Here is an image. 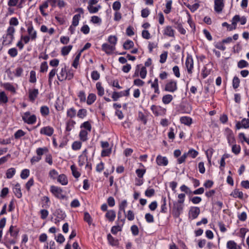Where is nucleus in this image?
I'll use <instances>...</instances> for the list:
<instances>
[{
  "instance_id": "obj_30",
  "label": "nucleus",
  "mask_w": 249,
  "mask_h": 249,
  "mask_svg": "<svg viewBox=\"0 0 249 249\" xmlns=\"http://www.w3.org/2000/svg\"><path fill=\"white\" fill-rule=\"evenodd\" d=\"M71 169L73 176L74 178H78L80 176L81 174L79 171H78L76 167L74 165H72L71 166Z\"/></svg>"
},
{
  "instance_id": "obj_41",
  "label": "nucleus",
  "mask_w": 249,
  "mask_h": 249,
  "mask_svg": "<svg viewBox=\"0 0 249 249\" xmlns=\"http://www.w3.org/2000/svg\"><path fill=\"white\" fill-rule=\"evenodd\" d=\"M16 173V170L14 168L8 169L6 173V178H11L14 176Z\"/></svg>"
},
{
  "instance_id": "obj_38",
  "label": "nucleus",
  "mask_w": 249,
  "mask_h": 249,
  "mask_svg": "<svg viewBox=\"0 0 249 249\" xmlns=\"http://www.w3.org/2000/svg\"><path fill=\"white\" fill-rule=\"evenodd\" d=\"M58 176V172L55 169H52L49 171V176L52 179H57Z\"/></svg>"
},
{
  "instance_id": "obj_42",
  "label": "nucleus",
  "mask_w": 249,
  "mask_h": 249,
  "mask_svg": "<svg viewBox=\"0 0 249 249\" xmlns=\"http://www.w3.org/2000/svg\"><path fill=\"white\" fill-rule=\"evenodd\" d=\"M3 87L6 90H8L12 92H15L16 89L15 87L9 83H5L3 84Z\"/></svg>"
},
{
  "instance_id": "obj_39",
  "label": "nucleus",
  "mask_w": 249,
  "mask_h": 249,
  "mask_svg": "<svg viewBox=\"0 0 249 249\" xmlns=\"http://www.w3.org/2000/svg\"><path fill=\"white\" fill-rule=\"evenodd\" d=\"M79 137L83 142L87 141L88 139V132L85 130H81L79 133Z\"/></svg>"
},
{
  "instance_id": "obj_1",
  "label": "nucleus",
  "mask_w": 249,
  "mask_h": 249,
  "mask_svg": "<svg viewBox=\"0 0 249 249\" xmlns=\"http://www.w3.org/2000/svg\"><path fill=\"white\" fill-rule=\"evenodd\" d=\"M15 29L13 26H9L6 30V34L2 36V45L6 46L12 44L14 39Z\"/></svg>"
},
{
  "instance_id": "obj_12",
  "label": "nucleus",
  "mask_w": 249,
  "mask_h": 249,
  "mask_svg": "<svg viewBox=\"0 0 249 249\" xmlns=\"http://www.w3.org/2000/svg\"><path fill=\"white\" fill-rule=\"evenodd\" d=\"M157 164L159 166H167L168 164V160L166 157L158 155L156 158Z\"/></svg>"
},
{
  "instance_id": "obj_62",
  "label": "nucleus",
  "mask_w": 249,
  "mask_h": 249,
  "mask_svg": "<svg viewBox=\"0 0 249 249\" xmlns=\"http://www.w3.org/2000/svg\"><path fill=\"white\" fill-rule=\"evenodd\" d=\"M168 55L167 52H164L163 53L160 55V63H164L166 62Z\"/></svg>"
},
{
  "instance_id": "obj_22",
  "label": "nucleus",
  "mask_w": 249,
  "mask_h": 249,
  "mask_svg": "<svg viewBox=\"0 0 249 249\" xmlns=\"http://www.w3.org/2000/svg\"><path fill=\"white\" fill-rule=\"evenodd\" d=\"M151 88L154 89V92L157 94H160V90L158 83V79L156 78L154 81L151 84Z\"/></svg>"
},
{
  "instance_id": "obj_53",
  "label": "nucleus",
  "mask_w": 249,
  "mask_h": 249,
  "mask_svg": "<svg viewBox=\"0 0 249 249\" xmlns=\"http://www.w3.org/2000/svg\"><path fill=\"white\" fill-rule=\"evenodd\" d=\"M240 79L237 76H234L232 80V87L233 89H236L238 88L240 84Z\"/></svg>"
},
{
  "instance_id": "obj_54",
  "label": "nucleus",
  "mask_w": 249,
  "mask_h": 249,
  "mask_svg": "<svg viewBox=\"0 0 249 249\" xmlns=\"http://www.w3.org/2000/svg\"><path fill=\"white\" fill-rule=\"evenodd\" d=\"M146 172V169L145 168H142V169H137L136 170V174H137V176L139 178H142L143 177V175Z\"/></svg>"
},
{
  "instance_id": "obj_28",
  "label": "nucleus",
  "mask_w": 249,
  "mask_h": 249,
  "mask_svg": "<svg viewBox=\"0 0 249 249\" xmlns=\"http://www.w3.org/2000/svg\"><path fill=\"white\" fill-rule=\"evenodd\" d=\"M107 238L109 243L111 246H115L118 245V240L115 239L110 234H107Z\"/></svg>"
},
{
  "instance_id": "obj_31",
  "label": "nucleus",
  "mask_w": 249,
  "mask_h": 249,
  "mask_svg": "<svg viewBox=\"0 0 249 249\" xmlns=\"http://www.w3.org/2000/svg\"><path fill=\"white\" fill-rule=\"evenodd\" d=\"M124 96V93L122 91L120 92H117V91H113L112 94V98L113 99V101H117L119 98Z\"/></svg>"
},
{
  "instance_id": "obj_40",
  "label": "nucleus",
  "mask_w": 249,
  "mask_h": 249,
  "mask_svg": "<svg viewBox=\"0 0 249 249\" xmlns=\"http://www.w3.org/2000/svg\"><path fill=\"white\" fill-rule=\"evenodd\" d=\"M101 8V6L99 5L96 7L90 5H88V9L91 14L97 13Z\"/></svg>"
},
{
  "instance_id": "obj_29",
  "label": "nucleus",
  "mask_w": 249,
  "mask_h": 249,
  "mask_svg": "<svg viewBox=\"0 0 249 249\" xmlns=\"http://www.w3.org/2000/svg\"><path fill=\"white\" fill-rule=\"evenodd\" d=\"M76 110L74 107H71L67 110V116L68 117L72 118L75 117Z\"/></svg>"
},
{
  "instance_id": "obj_24",
  "label": "nucleus",
  "mask_w": 249,
  "mask_h": 249,
  "mask_svg": "<svg viewBox=\"0 0 249 249\" xmlns=\"http://www.w3.org/2000/svg\"><path fill=\"white\" fill-rule=\"evenodd\" d=\"M96 96L94 93H89L87 100V104L88 105H92L96 100Z\"/></svg>"
},
{
  "instance_id": "obj_4",
  "label": "nucleus",
  "mask_w": 249,
  "mask_h": 249,
  "mask_svg": "<svg viewBox=\"0 0 249 249\" xmlns=\"http://www.w3.org/2000/svg\"><path fill=\"white\" fill-rule=\"evenodd\" d=\"M26 26L28 36L31 37L32 41H35L37 38V32L34 29L32 22H29Z\"/></svg>"
},
{
  "instance_id": "obj_55",
  "label": "nucleus",
  "mask_w": 249,
  "mask_h": 249,
  "mask_svg": "<svg viewBox=\"0 0 249 249\" xmlns=\"http://www.w3.org/2000/svg\"><path fill=\"white\" fill-rule=\"evenodd\" d=\"M108 41L110 44L113 45L115 47L117 42V37L115 36H110L108 37Z\"/></svg>"
},
{
  "instance_id": "obj_51",
  "label": "nucleus",
  "mask_w": 249,
  "mask_h": 249,
  "mask_svg": "<svg viewBox=\"0 0 249 249\" xmlns=\"http://www.w3.org/2000/svg\"><path fill=\"white\" fill-rule=\"evenodd\" d=\"M14 226H11L9 228V232H10L11 236H12L14 238H16L18 234L19 231L18 230H14Z\"/></svg>"
},
{
  "instance_id": "obj_18",
  "label": "nucleus",
  "mask_w": 249,
  "mask_h": 249,
  "mask_svg": "<svg viewBox=\"0 0 249 249\" xmlns=\"http://www.w3.org/2000/svg\"><path fill=\"white\" fill-rule=\"evenodd\" d=\"M15 195L18 198L22 197V193L21 191L20 185L17 183L13 189Z\"/></svg>"
},
{
  "instance_id": "obj_10",
  "label": "nucleus",
  "mask_w": 249,
  "mask_h": 249,
  "mask_svg": "<svg viewBox=\"0 0 249 249\" xmlns=\"http://www.w3.org/2000/svg\"><path fill=\"white\" fill-rule=\"evenodd\" d=\"M200 209L198 207H192L190 208L189 212V217L193 219L197 217L200 213Z\"/></svg>"
},
{
  "instance_id": "obj_59",
  "label": "nucleus",
  "mask_w": 249,
  "mask_h": 249,
  "mask_svg": "<svg viewBox=\"0 0 249 249\" xmlns=\"http://www.w3.org/2000/svg\"><path fill=\"white\" fill-rule=\"evenodd\" d=\"M78 97L81 102H85L86 101V94L83 90L79 92Z\"/></svg>"
},
{
  "instance_id": "obj_14",
  "label": "nucleus",
  "mask_w": 249,
  "mask_h": 249,
  "mask_svg": "<svg viewBox=\"0 0 249 249\" xmlns=\"http://www.w3.org/2000/svg\"><path fill=\"white\" fill-rule=\"evenodd\" d=\"M39 94L38 90L36 89L29 90V99L30 101L34 102Z\"/></svg>"
},
{
  "instance_id": "obj_57",
  "label": "nucleus",
  "mask_w": 249,
  "mask_h": 249,
  "mask_svg": "<svg viewBox=\"0 0 249 249\" xmlns=\"http://www.w3.org/2000/svg\"><path fill=\"white\" fill-rule=\"evenodd\" d=\"M25 135V133L21 129H19L14 134V137L16 139H18Z\"/></svg>"
},
{
  "instance_id": "obj_44",
  "label": "nucleus",
  "mask_w": 249,
  "mask_h": 249,
  "mask_svg": "<svg viewBox=\"0 0 249 249\" xmlns=\"http://www.w3.org/2000/svg\"><path fill=\"white\" fill-rule=\"evenodd\" d=\"M80 14H76L72 18V25H73L74 27L77 26L79 24V21L80 18Z\"/></svg>"
},
{
  "instance_id": "obj_6",
  "label": "nucleus",
  "mask_w": 249,
  "mask_h": 249,
  "mask_svg": "<svg viewBox=\"0 0 249 249\" xmlns=\"http://www.w3.org/2000/svg\"><path fill=\"white\" fill-rule=\"evenodd\" d=\"M225 135L226 136L228 142L230 145L235 143V140L233 131L229 128H226L225 130Z\"/></svg>"
},
{
  "instance_id": "obj_16",
  "label": "nucleus",
  "mask_w": 249,
  "mask_h": 249,
  "mask_svg": "<svg viewBox=\"0 0 249 249\" xmlns=\"http://www.w3.org/2000/svg\"><path fill=\"white\" fill-rule=\"evenodd\" d=\"M66 74H67V70L66 67L65 66L64 68H62L59 74H57V78L60 81H63L66 80Z\"/></svg>"
},
{
  "instance_id": "obj_2",
  "label": "nucleus",
  "mask_w": 249,
  "mask_h": 249,
  "mask_svg": "<svg viewBox=\"0 0 249 249\" xmlns=\"http://www.w3.org/2000/svg\"><path fill=\"white\" fill-rule=\"evenodd\" d=\"M22 119L24 123L29 124H34L36 121V116L34 114L31 115L29 111L25 112L22 115Z\"/></svg>"
},
{
  "instance_id": "obj_11",
  "label": "nucleus",
  "mask_w": 249,
  "mask_h": 249,
  "mask_svg": "<svg viewBox=\"0 0 249 249\" xmlns=\"http://www.w3.org/2000/svg\"><path fill=\"white\" fill-rule=\"evenodd\" d=\"M54 132L53 128L50 126L42 127L40 130V133L48 136H51Z\"/></svg>"
},
{
  "instance_id": "obj_3",
  "label": "nucleus",
  "mask_w": 249,
  "mask_h": 249,
  "mask_svg": "<svg viewBox=\"0 0 249 249\" xmlns=\"http://www.w3.org/2000/svg\"><path fill=\"white\" fill-rule=\"evenodd\" d=\"M50 192L58 199H64L65 198V196L62 194V189L60 187L53 185L51 186Z\"/></svg>"
},
{
  "instance_id": "obj_58",
  "label": "nucleus",
  "mask_w": 249,
  "mask_h": 249,
  "mask_svg": "<svg viewBox=\"0 0 249 249\" xmlns=\"http://www.w3.org/2000/svg\"><path fill=\"white\" fill-rule=\"evenodd\" d=\"M8 53L12 57H15L18 55V51L16 48H12L8 51Z\"/></svg>"
},
{
  "instance_id": "obj_36",
  "label": "nucleus",
  "mask_w": 249,
  "mask_h": 249,
  "mask_svg": "<svg viewBox=\"0 0 249 249\" xmlns=\"http://www.w3.org/2000/svg\"><path fill=\"white\" fill-rule=\"evenodd\" d=\"M172 0H168L166 3V9L164 10V13L166 14H168L171 12L172 9Z\"/></svg>"
},
{
  "instance_id": "obj_32",
  "label": "nucleus",
  "mask_w": 249,
  "mask_h": 249,
  "mask_svg": "<svg viewBox=\"0 0 249 249\" xmlns=\"http://www.w3.org/2000/svg\"><path fill=\"white\" fill-rule=\"evenodd\" d=\"M161 210L160 212L161 213H166L167 212V207H166V199L165 197H162L161 199Z\"/></svg>"
},
{
  "instance_id": "obj_33",
  "label": "nucleus",
  "mask_w": 249,
  "mask_h": 249,
  "mask_svg": "<svg viewBox=\"0 0 249 249\" xmlns=\"http://www.w3.org/2000/svg\"><path fill=\"white\" fill-rule=\"evenodd\" d=\"M40 113L42 116L46 117L48 115L50 112L49 107L46 106H42L40 107Z\"/></svg>"
},
{
  "instance_id": "obj_13",
  "label": "nucleus",
  "mask_w": 249,
  "mask_h": 249,
  "mask_svg": "<svg viewBox=\"0 0 249 249\" xmlns=\"http://www.w3.org/2000/svg\"><path fill=\"white\" fill-rule=\"evenodd\" d=\"M175 30L172 28L171 26H167L165 27L163 30V34L164 36L169 37H175Z\"/></svg>"
},
{
  "instance_id": "obj_19",
  "label": "nucleus",
  "mask_w": 249,
  "mask_h": 249,
  "mask_svg": "<svg viewBox=\"0 0 249 249\" xmlns=\"http://www.w3.org/2000/svg\"><path fill=\"white\" fill-rule=\"evenodd\" d=\"M57 181L62 185H66L68 183V180L65 174H60L58 176Z\"/></svg>"
},
{
  "instance_id": "obj_64",
  "label": "nucleus",
  "mask_w": 249,
  "mask_h": 249,
  "mask_svg": "<svg viewBox=\"0 0 249 249\" xmlns=\"http://www.w3.org/2000/svg\"><path fill=\"white\" fill-rule=\"evenodd\" d=\"M242 126L244 128H248L249 127V119L244 118L241 121Z\"/></svg>"
},
{
  "instance_id": "obj_17",
  "label": "nucleus",
  "mask_w": 249,
  "mask_h": 249,
  "mask_svg": "<svg viewBox=\"0 0 249 249\" xmlns=\"http://www.w3.org/2000/svg\"><path fill=\"white\" fill-rule=\"evenodd\" d=\"M105 217L109 221H113L116 218V213L115 211L113 210L107 211L106 213Z\"/></svg>"
},
{
  "instance_id": "obj_35",
  "label": "nucleus",
  "mask_w": 249,
  "mask_h": 249,
  "mask_svg": "<svg viewBox=\"0 0 249 249\" xmlns=\"http://www.w3.org/2000/svg\"><path fill=\"white\" fill-rule=\"evenodd\" d=\"M8 101V99L4 91L0 92V104L1 103L5 104Z\"/></svg>"
},
{
  "instance_id": "obj_25",
  "label": "nucleus",
  "mask_w": 249,
  "mask_h": 249,
  "mask_svg": "<svg viewBox=\"0 0 249 249\" xmlns=\"http://www.w3.org/2000/svg\"><path fill=\"white\" fill-rule=\"evenodd\" d=\"M55 215L59 219L63 220L66 216L64 212L60 209L56 210L55 212Z\"/></svg>"
},
{
  "instance_id": "obj_50",
  "label": "nucleus",
  "mask_w": 249,
  "mask_h": 249,
  "mask_svg": "<svg viewBox=\"0 0 249 249\" xmlns=\"http://www.w3.org/2000/svg\"><path fill=\"white\" fill-rule=\"evenodd\" d=\"M82 146V143L80 141H75L72 144V149L73 150H79Z\"/></svg>"
},
{
  "instance_id": "obj_61",
  "label": "nucleus",
  "mask_w": 249,
  "mask_h": 249,
  "mask_svg": "<svg viewBox=\"0 0 249 249\" xmlns=\"http://www.w3.org/2000/svg\"><path fill=\"white\" fill-rule=\"evenodd\" d=\"M237 66L239 68L242 69L247 67L249 66V63L244 60H241L238 62Z\"/></svg>"
},
{
  "instance_id": "obj_26",
  "label": "nucleus",
  "mask_w": 249,
  "mask_h": 249,
  "mask_svg": "<svg viewBox=\"0 0 249 249\" xmlns=\"http://www.w3.org/2000/svg\"><path fill=\"white\" fill-rule=\"evenodd\" d=\"M173 98L171 94H166L164 95L162 98V101L164 104L167 105L169 104L173 100Z\"/></svg>"
},
{
  "instance_id": "obj_7",
  "label": "nucleus",
  "mask_w": 249,
  "mask_h": 249,
  "mask_svg": "<svg viewBox=\"0 0 249 249\" xmlns=\"http://www.w3.org/2000/svg\"><path fill=\"white\" fill-rule=\"evenodd\" d=\"M183 209V204L178 202L174 203L173 211L176 217H178L181 214Z\"/></svg>"
},
{
  "instance_id": "obj_34",
  "label": "nucleus",
  "mask_w": 249,
  "mask_h": 249,
  "mask_svg": "<svg viewBox=\"0 0 249 249\" xmlns=\"http://www.w3.org/2000/svg\"><path fill=\"white\" fill-rule=\"evenodd\" d=\"M235 198H243V193L238 189H235L231 194Z\"/></svg>"
},
{
  "instance_id": "obj_9",
  "label": "nucleus",
  "mask_w": 249,
  "mask_h": 249,
  "mask_svg": "<svg viewBox=\"0 0 249 249\" xmlns=\"http://www.w3.org/2000/svg\"><path fill=\"white\" fill-rule=\"evenodd\" d=\"M102 50L107 54H111L115 50V47L110 44L104 43L102 45Z\"/></svg>"
},
{
  "instance_id": "obj_20",
  "label": "nucleus",
  "mask_w": 249,
  "mask_h": 249,
  "mask_svg": "<svg viewBox=\"0 0 249 249\" xmlns=\"http://www.w3.org/2000/svg\"><path fill=\"white\" fill-rule=\"evenodd\" d=\"M181 124L190 126L192 124V119L190 117L184 116L180 118Z\"/></svg>"
},
{
  "instance_id": "obj_48",
  "label": "nucleus",
  "mask_w": 249,
  "mask_h": 249,
  "mask_svg": "<svg viewBox=\"0 0 249 249\" xmlns=\"http://www.w3.org/2000/svg\"><path fill=\"white\" fill-rule=\"evenodd\" d=\"M84 220L88 223L89 225H90L92 222V219L88 212H85L84 213Z\"/></svg>"
},
{
  "instance_id": "obj_37",
  "label": "nucleus",
  "mask_w": 249,
  "mask_h": 249,
  "mask_svg": "<svg viewBox=\"0 0 249 249\" xmlns=\"http://www.w3.org/2000/svg\"><path fill=\"white\" fill-rule=\"evenodd\" d=\"M134 46V42L130 40H127L123 45V47L125 50H129Z\"/></svg>"
},
{
  "instance_id": "obj_5",
  "label": "nucleus",
  "mask_w": 249,
  "mask_h": 249,
  "mask_svg": "<svg viewBox=\"0 0 249 249\" xmlns=\"http://www.w3.org/2000/svg\"><path fill=\"white\" fill-rule=\"evenodd\" d=\"M178 89L177 83L176 81L171 80L166 83L164 90L168 92H174Z\"/></svg>"
},
{
  "instance_id": "obj_43",
  "label": "nucleus",
  "mask_w": 249,
  "mask_h": 249,
  "mask_svg": "<svg viewBox=\"0 0 249 249\" xmlns=\"http://www.w3.org/2000/svg\"><path fill=\"white\" fill-rule=\"evenodd\" d=\"M187 156H190L192 158H195L198 155V152L196 150L192 148L188 152H185Z\"/></svg>"
},
{
  "instance_id": "obj_8",
  "label": "nucleus",
  "mask_w": 249,
  "mask_h": 249,
  "mask_svg": "<svg viewBox=\"0 0 249 249\" xmlns=\"http://www.w3.org/2000/svg\"><path fill=\"white\" fill-rule=\"evenodd\" d=\"M185 65L188 73L189 74L192 73V70L194 68V61L192 56H187L185 61Z\"/></svg>"
},
{
  "instance_id": "obj_52",
  "label": "nucleus",
  "mask_w": 249,
  "mask_h": 249,
  "mask_svg": "<svg viewBox=\"0 0 249 249\" xmlns=\"http://www.w3.org/2000/svg\"><path fill=\"white\" fill-rule=\"evenodd\" d=\"M29 170L27 169H25L21 171L20 174V177L22 179H26L29 176Z\"/></svg>"
},
{
  "instance_id": "obj_49",
  "label": "nucleus",
  "mask_w": 249,
  "mask_h": 249,
  "mask_svg": "<svg viewBox=\"0 0 249 249\" xmlns=\"http://www.w3.org/2000/svg\"><path fill=\"white\" fill-rule=\"evenodd\" d=\"M29 82L32 83H35L36 82V72L34 71H30Z\"/></svg>"
},
{
  "instance_id": "obj_27",
  "label": "nucleus",
  "mask_w": 249,
  "mask_h": 249,
  "mask_svg": "<svg viewBox=\"0 0 249 249\" xmlns=\"http://www.w3.org/2000/svg\"><path fill=\"white\" fill-rule=\"evenodd\" d=\"M96 87L97 90V94L100 96H102L104 94V89L102 86L100 82H97L96 84Z\"/></svg>"
},
{
  "instance_id": "obj_63",
  "label": "nucleus",
  "mask_w": 249,
  "mask_h": 249,
  "mask_svg": "<svg viewBox=\"0 0 249 249\" xmlns=\"http://www.w3.org/2000/svg\"><path fill=\"white\" fill-rule=\"evenodd\" d=\"M48 69V66L47 64V62L46 61H44L42 62L40 65V71L41 72H46Z\"/></svg>"
},
{
  "instance_id": "obj_23",
  "label": "nucleus",
  "mask_w": 249,
  "mask_h": 249,
  "mask_svg": "<svg viewBox=\"0 0 249 249\" xmlns=\"http://www.w3.org/2000/svg\"><path fill=\"white\" fill-rule=\"evenodd\" d=\"M72 48V46L71 45L66 46L61 49V54L63 56L67 55Z\"/></svg>"
},
{
  "instance_id": "obj_46",
  "label": "nucleus",
  "mask_w": 249,
  "mask_h": 249,
  "mask_svg": "<svg viewBox=\"0 0 249 249\" xmlns=\"http://www.w3.org/2000/svg\"><path fill=\"white\" fill-rule=\"evenodd\" d=\"M56 73V70L53 69L51 71L49 74L48 82L49 84L51 85L52 83V80L53 77L55 76Z\"/></svg>"
},
{
  "instance_id": "obj_60",
  "label": "nucleus",
  "mask_w": 249,
  "mask_h": 249,
  "mask_svg": "<svg viewBox=\"0 0 249 249\" xmlns=\"http://www.w3.org/2000/svg\"><path fill=\"white\" fill-rule=\"evenodd\" d=\"M127 206L126 200H123L119 205V210L122 211L124 213H125V208Z\"/></svg>"
},
{
  "instance_id": "obj_47",
  "label": "nucleus",
  "mask_w": 249,
  "mask_h": 249,
  "mask_svg": "<svg viewBox=\"0 0 249 249\" xmlns=\"http://www.w3.org/2000/svg\"><path fill=\"white\" fill-rule=\"evenodd\" d=\"M231 151L235 155L239 154L241 151L240 146L233 143L232 146Z\"/></svg>"
},
{
  "instance_id": "obj_15",
  "label": "nucleus",
  "mask_w": 249,
  "mask_h": 249,
  "mask_svg": "<svg viewBox=\"0 0 249 249\" xmlns=\"http://www.w3.org/2000/svg\"><path fill=\"white\" fill-rule=\"evenodd\" d=\"M223 0H214V10L218 12H221L224 7Z\"/></svg>"
},
{
  "instance_id": "obj_45",
  "label": "nucleus",
  "mask_w": 249,
  "mask_h": 249,
  "mask_svg": "<svg viewBox=\"0 0 249 249\" xmlns=\"http://www.w3.org/2000/svg\"><path fill=\"white\" fill-rule=\"evenodd\" d=\"M87 157L86 156L80 155L78 157V164L79 166L82 167L85 163L86 161H87Z\"/></svg>"
},
{
  "instance_id": "obj_56",
  "label": "nucleus",
  "mask_w": 249,
  "mask_h": 249,
  "mask_svg": "<svg viewBox=\"0 0 249 249\" xmlns=\"http://www.w3.org/2000/svg\"><path fill=\"white\" fill-rule=\"evenodd\" d=\"M87 111L86 109H80L77 112V116L79 118L83 119L87 115Z\"/></svg>"
},
{
  "instance_id": "obj_21",
  "label": "nucleus",
  "mask_w": 249,
  "mask_h": 249,
  "mask_svg": "<svg viewBox=\"0 0 249 249\" xmlns=\"http://www.w3.org/2000/svg\"><path fill=\"white\" fill-rule=\"evenodd\" d=\"M227 248L228 249H241V247L232 240L229 241L227 242Z\"/></svg>"
}]
</instances>
